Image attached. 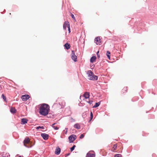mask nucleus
<instances>
[{"label":"nucleus","mask_w":157,"mask_h":157,"mask_svg":"<svg viewBox=\"0 0 157 157\" xmlns=\"http://www.w3.org/2000/svg\"><path fill=\"white\" fill-rule=\"evenodd\" d=\"M71 58L74 61H77V56L75 55L74 52L73 51H71Z\"/></svg>","instance_id":"nucleus-5"},{"label":"nucleus","mask_w":157,"mask_h":157,"mask_svg":"<svg viewBox=\"0 0 157 157\" xmlns=\"http://www.w3.org/2000/svg\"><path fill=\"white\" fill-rule=\"evenodd\" d=\"M127 87H124L122 90V92L123 93H124L127 92Z\"/></svg>","instance_id":"nucleus-19"},{"label":"nucleus","mask_w":157,"mask_h":157,"mask_svg":"<svg viewBox=\"0 0 157 157\" xmlns=\"http://www.w3.org/2000/svg\"><path fill=\"white\" fill-rule=\"evenodd\" d=\"M83 95L85 99L88 98L90 97V94L88 92H85Z\"/></svg>","instance_id":"nucleus-12"},{"label":"nucleus","mask_w":157,"mask_h":157,"mask_svg":"<svg viewBox=\"0 0 157 157\" xmlns=\"http://www.w3.org/2000/svg\"><path fill=\"white\" fill-rule=\"evenodd\" d=\"M30 142V140L29 138H25L23 142L24 145L28 147H31V146H29L27 145V144H29Z\"/></svg>","instance_id":"nucleus-4"},{"label":"nucleus","mask_w":157,"mask_h":157,"mask_svg":"<svg viewBox=\"0 0 157 157\" xmlns=\"http://www.w3.org/2000/svg\"><path fill=\"white\" fill-rule=\"evenodd\" d=\"M99 53V51H98L97 52V56H98V58H99L100 57V56H99V54H98Z\"/></svg>","instance_id":"nucleus-33"},{"label":"nucleus","mask_w":157,"mask_h":157,"mask_svg":"<svg viewBox=\"0 0 157 157\" xmlns=\"http://www.w3.org/2000/svg\"><path fill=\"white\" fill-rule=\"evenodd\" d=\"M30 96L28 94H25L21 96V98L23 101H26L29 98Z\"/></svg>","instance_id":"nucleus-7"},{"label":"nucleus","mask_w":157,"mask_h":157,"mask_svg":"<svg viewBox=\"0 0 157 157\" xmlns=\"http://www.w3.org/2000/svg\"><path fill=\"white\" fill-rule=\"evenodd\" d=\"M117 147V144H115L113 145V147L112 151L113 152H114V151L116 150Z\"/></svg>","instance_id":"nucleus-17"},{"label":"nucleus","mask_w":157,"mask_h":157,"mask_svg":"<svg viewBox=\"0 0 157 157\" xmlns=\"http://www.w3.org/2000/svg\"><path fill=\"white\" fill-rule=\"evenodd\" d=\"M61 149L59 147H57L56 148V151H55V154H56L58 155H59Z\"/></svg>","instance_id":"nucleus-11"},{"label":"nucleus","mask_w":157,"mask_h":157,"mask_svg":"<svg viewBox=\"0 0 157 157\" xmlns=\"http://www.w3.org/2000/svg\"><path fill=\"white\" fill-rule=\"evenodd\" d=\"M10 111L12 113H15L16 112V109L14 108H11L10 109Z\"/></svg>","instance_id":"nucleus-18"},{"label":"nucleus","mask_w":157,"mask_h":157,"mask_svg":"<svg viewBox=\"0 0 157 157\" xmlns=\"http://www.w3.org/2000/svg\"><path fill=\"white\" fill-rule=\"evenodd\" d=\"M28 120L26 118H22L21 120V124H25L27 123Z\"/></svg>","instance_id":"nucleus-13"},{"label":"nucleus","mask_w":157,"mask_h":157,"mask_svg":"<svg viewBox=\"0 0 157 157\" xmlns=\"http://www.w3.org/2000/svg\"><path fill=\"white\" fill-rule=\"evenodd\" d=\"M100 104V102L96 103L95 105L93 106V108H96Z\"/></svg>","instance_id":"nucleus-20"},{"label":"nucleus","mask_w":157,"mask_h":157,"mask_svg":"<svg viewBox=\"0 0 157 157\" xmlns=\"http://www.w3.org/2000/svg\"><path fill=\"white\" fill-rule=\"evenodd\" d=\"M88 79L90 80H95L98 79V76L95 75L91 70H89L87 72Z\"/></svg>","instance_id":"nucleus-2"},{"label":"nucleus","mask_w":157,"mask_h":157,"mask_svg":"<svg viewBox=\"0 0 157 157\" xmlns=\"http://www.w3.org/2000/svg\"><path fill=\"white\" fill-rule=\"evenodd\" d=\"M110 53L109 51H107L106 52V55L107 56L108 58L110 59Z\"/></svg>","instance_id":"nucleus-21"},{"label":"nucleus","mask_w":157,"mask_h":157,"mask_svg":"<svg viewBox=\"0 0 157 157\" xmlns=\"http://www.w3.org/2000/svg\"><path fill=\"white\" fill-rule=\"evenodd\" d=\"M96 59V57L95 56H93L90 59V62L91 63H93Z\"/></svg>","instance_id":"nucleus-15"},{"label":"nucleus","mask_w":157,"mask_h":157,"mask_svg":"<svg viewBox=\"0 0 157 157\" xmlns=\"http://www.w3.org/2000/svg\"><path fill=\"white\" fill-rule=\"evenodd\" d=\"M67 28H68L69 33H70V26L69 25V26H68V27Z\"/></svg>","instance_id":"nucleus-32"},{"label":"nucleus","mask_w":157,"mask_h":157,"mask_svg":"<svg viewBox=\"0 0 157 157\" xmlns=\"http://www.w3.org/2000/svg\"><path fill=\"white\" fill-rule=\"evenodd\" d=\"M95 154L93 151H89L86 155V157H95Z\"/></svg>","instance_id":"nucleus-6"},{"label":"nucleus","mask_w":157,"mask_h":157,"mask_svg":"<svg viewBox=\"0 0 157 157\" xmlns=\"http://www.w3.org/2000/svg\"><path fill=\"white\" fill-rule=\"evenodd\" d=\"M90 115L91 120L92 119L93 117V113H92V112L90 113Z\"/></svg>","instance_id":"nucleus-30"},{"label":"nucleus","mask_w":157,"mask_h":157,"mask_svg":"<svg viewBox=\"0 0 157 157\" xmlns=\"http://www.w3.org/2000/svg\"><path fill=\"white\" fill-rule=\"evenodd\" d=\"M2 98L3 99L4 101H6V97L4 96V94H2Z\"/></svg>","instance_id":"nucleus-24"},{"label":"nucleus","mask_w":157,"mask_h":157,"mask_svg":"<svg viewBox=\"0 0 157 157\" xmlns=\"http://www.w3.org/2000/svg\"><path fill=\"white\" fill-rule=\"evenodd\" d=\"M75 145H74L71 148V151H72L75 149Z\"/></svg>","instance_id":"nucleus-27"},{"label":"nucleus","mask_w":157,"mask_h":157,"mask_svg":"<svg viewBox=\"0 0 157 157\" xmlns=\"http://www.w3.org/2000/svg\"><path fill=\"white\" fill-rule=\"evenodd\" d=\"M76 136L75 135H72L69 137V142L70 143H72L76 139Z\"/></svg>","instance_id":"nucleus-3"},{"label":"nucleus","mask_w":157,"mask_h":157,"mask_svg":"<svg viewBox=\"0 0 157 157\" xmlns=\"http://www.w3.org/2000/svg\"><path fill=\"white\" fill-rule=\"evenodd\" d=\"M84 135L83 134H82L80 135V139H82L84 137Z\"/></svg>","instance_id":"nucleus-29"},{"label":"nucleus","mask_w":157,"mask_h":157,"mask_svg":"<svg viewBox=\"0 0 157 157\" xmlns=\"http://www.w3.org/2000/svg\"><path fill=\"white\" fill-rule=\"evenodd\" d=\"M74 128H76L77 129H78L80 128V125L78 123H77V124H75L74 125Z\"/></svg>","instance_id":"nucleus-14"},{"label":"nucleus","mask_w":157,"mask_h":157,"mask_svg":"<svg viewBox=\"0 0 157 157\" xmlns=\"http://www.w3.org/2000/svg\"><path fill=\"white\" fill-rule=\"evenodd\" d=\"M95 42L97 44H100V39L99 37H97L95 39Z\"/></svg>","instance_id":"nucleus-10"},{"label":"nucleus","mask_w":157,"mask_h":157,"mask_svg":"<svg viewBox=\"0 0 157 157\" xmlns=\"http://www.w3.org/2000/svg\"><path fill=\"white\" fill-rule=\"evenodd\" d=\"M69 25V22L68 21H65L63 25V28L64 29H66L67 27H68Z\"/></svg>","instance_id":"nucleus-9"},{"label":"nucleus","mask_w":157,"mask_h":157,"mask_svg":"<svg viewBox=\"0 0 157 157\" xmlns=\"http://www.w3.org/2000/svg\"><path fill=\"white\" fill-rule=\"evenodd\" d=\"M121 155L120 154H117L114 156V157H121Z\"/></svg>","instance_id":"nucleus-25"},{"label":"nucleus","mask_w":157,"mask_h":157,"mask_svg":"<svg viewBox=\"0 0 157 157\" xmlns=\"http://www.w3.org/2000/svg\"><path fill=\"white\" fill-rule=\"evenodd\" d=\"M85 98L83 95H81L80 97V99L81 100V102H82V100H84Z\"/></svg>","instance_id":"nucleus-23"},{"label":"nucleus","mask_w":157,"mask_h":157,"mask_svg":"<svg viewBox=\"0 0 157 157\" xmlns=\"http://www.w3.org/2000/svg\"><path fill=\"white\" fill-rule=\"evenodd\" d=\"M18 157H21V156H19Z\"/></svg>","instance_id":"nucleus-34"},{"label":"nucleus","mask_w":157,"mask_h":157,"mask_svg":"<svg viewBox=\"0 0 157 157\" xmlns=\"http://www.w3.org/2000/svg\"><path fill=\"white\" fill-rule=\"evenodd\" d=\"M49 108V106L48 104H42L40 107L39 113L41 115L45 116L48 114Z\"/></svg>","instance_id":"nucleus-1"},{"label":"nucleus","mask_w":157,"mask_h":157,"mask_svg":"<svg viewBox=\"0 0 157 157\" xmlns=\"http://www.w3.org/2000/svg\"><path fill=\"white\" fill-rule=\"evenodd\" d=\"M64 46L67 49H69L70 48V45L67 43L64 44Z\"/></svg>","instance_id":"nucleus-16"},{"label":"nucleus","mask_w":157,"mask_h":157,"mask_svg":"<svg viewBox=\"0 0 157 157\" xmlns=\"http://www.w3.org/2000/svg\"><path fill=\"white\" fill-rule=\"evenodd\" d=\"M71 16L72 17V18L75 21H76V20H75V17L74 16V15L73 14H71Z\"/></svg>","instance_id":"nucleus-28"},{"label":"nucleus","mask_w":157,"mask_h":157,"mask_svg":"<svg viewBox=\"0 0 157 157\" xmlns=\"http://www.w3.org/2000/svg\"><path fill=\"white\" fill-rule=\"evenodd\" d=\"M93 102L92 101H88V102L90 104H91Z\"/></svg>","instance_id":"nucleus-31"},{"label":"nucleus","mask_w":157,"mask_h":157,"mask_svg":"<svg viewBox=\"0 0 157 157\" xmlns=\"http://www.w3.org/2000/svg\"><path fill=\"white\" fill-rule=\"evenodd\" d=\"M41 136L43 138L44 140H47L49 137L48 135L46 133H42L41 135Z\"/></svg>","instance_id":"nucleus-8"},{"label":"nucleus","mask_w":157,"mask_h":157,"mask_svg":"<svg viewBox=\"0 0 157 157\" xmlns=\"http://www.w3.org/2000/svg\"><path fill=\"white\" fill-rule=\"evenodd\" d=\"M40 128H41V129H44V127L43 126H39L37 127L36 128V129L37 130Z\"/></svg>","instance_id":"nucleus-26"},{"label":"nucleus","mask_w":157,"mask_h":157,"mask_svg":"<svg viewBox=\"0 0 157 157\" xmlns=\"http://www.w3.org/2000/svg\"><path fill=\"white\" fill-rule=\"evenodd\" d=\"M56 123H54L52 124V127L54 128L55 130H57L59 129V128L57 126H55V125L56 124Z\"/></svg>","instance_id":"nucleus-22"}]
</instances>
